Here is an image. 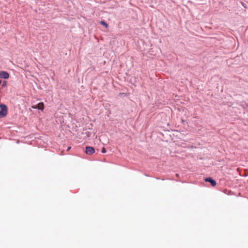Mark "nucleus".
Wrapping results in <instances>:
<instances>
[{
	"label": "nucleus",
	"instance_id": "obj_7",
	"mask_svg": "<svg viewBox=\"0 0 248 248\" xmlns=\"http://www.w3.org/2000/svg\"><path fill=\"white\" fill-rule=\"evenodd\" d=\"M241 4H242V6H243L244 8H247V5H246L245 3H244L243 2H242H242H241Z\"/></svg>",
	"mask_w": 248,
	"mask_h": 248
},
{
	"label": "nucleus",
	"instance_id": "obj_8",
	"mask_svg": "<svg viewBox=\"0 0 248 248\" xmlns=\"http://www.w3.org/2000/svg\"><path fill=\"white\" fill-rule=\"evenodd\" d=\"M101 152L102 153H106V149L103 147L102 149V150H101Z\"/></svg>",
	"mask_w": 248,
	"mask_h": 248
},
{
	"label": "nucleus",
	"instance_id": "obj_1",
	"mask_svg": "<svg viewBox=\"0 0 248 248\" xmlns=\"http://www.w3.org/2000/svg\"><path fill=\"white\" fill-rule=\"evenodd\" d=\"M0 108L1 110L0 111V118L5 117L7 113V108L5 105L0 104Z\"/></svg>",
	"mask_w": 248,
	"mask_h": 248
},
{
	"label": "nucleus",
	"instance_id": "obj_5",
	"mask_svg": "<svg viewBox=\"0 0 248 248\" xmlns=\"http://www.w3.org/2000/svg\"><path fill=\"white\" fill-rule=\"evenodd\" d=\"M0 77L4 79H7L9 77V74L8 73L5 71L0 72Z\"/></svg>",
	"mask_w": 248,
	"mask_h": 248
},
{
	"label": "nucleus",
	"instance_id": "obj_4",
	"mask_svg": "<svg viewBox=\"0 0 248 248\" xmlns=\"http://www.w3.org/2000/svg\"><path fill=\"white\" fill-rule=\"evenodd\" d=\"M204 180H205V182L210 183L211 185L213 186H215L217 185V183H216V181L214 180V179H213L211 177L206 178Z\"/></svg>",
	"mask_w": 248,
	"mask_h": 248
},
{
	"label": "nucleus",
	"instance_id": "obj_10",
	"mask_svg": "<svg viewBox=\"0 0 248 248\" xmlns=\"http://www.w3.org/2000/svg\"><path fill=\"white\" fill-rule=\"evenodd\" d=\"M70 148H71V147H69L68 148V149H67V150L68 151L69 150H70Z\"/></svg>",
	"mask_w": 248,
	"mask_h": 248
},
{
	"label": "nucleus",
	"instance_id": "obj_2",
	"mask_svg": "<svg viewBox=\"0 0 248 248\" xmlns=\"http://www.w3.org/2000/svg\"><path fill=\"white\" fill-rule=\"evenodd\" d=\"M94 149L93 147H91V146H89V147H86V150H85V153L87 154V155H92L94 153Z\"/></svg>",
	"mask_w": 248,
	"mask_h": 248
},
{
	"label": "nucleus",
	"instance_id": "obj_6",
	"mask_svg": "<svg viewBox=\"0 0 248 248\" xmlns=\"http://www.w3.org/2000/svg\"><path fill=\"white\" fill-rule=\"evenodd\" d=\"M100 23L101 25L104 26L106 28L108 27V25L104 21H101Z\"/></svg>",
	"mask_w": 248,
	"mask_h": 248
},
{
	"label": "nucleus",
	"instance_id": "obj_3",
	"mask_svg": "<svg viewBox=\"0 0 248 248\" xmlns=\"http://www.w3.org/2000/svg\"><path fill=\"white\" fill-rule=\"evenodd\" d=\"M32 108H35V109L37 108V109H40L41 110H43L44 108V105L43 102H41L35 106H32Z\"/></svg>",
	"mask_w": 248,
	"mask_h": 248
},
{
	"label": "nucleus",
	"instance_id": "obj_9",
	"mask_svg": "<svg viewBox=\"0 0 248 248\" xmlns=\"http://www.w3.org/2000/svg\"><path fill=\"white\" fill-rule=\"evenodd\" d=\"M7 82L6 81H4L2 83V86L4 87L6 86Z\"/></svg>",
	"mask_w": 248,
	"mask_h": 248
}]
</instances>
